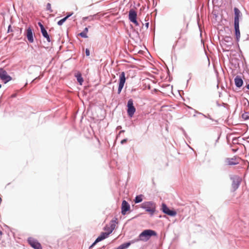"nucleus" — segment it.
I'll list each match as a JSON object with an SVG mask.
<instances>
[{
	"label": "nucleus",
	"instance_id": "obj_29",
	"mask_svg": "<svg viewBox=\"0 0 249 249\" xmlns=\"http://www.w3.org/2000/svg\"><path fill=\"white\" fill-rule=\"evenodd\" d=\"M127 142V139H125L121 141V144H124L125 143Z\"/></svg>",
	"mask_w": 249,
	"mask_h": 249
},
{
	"label": "nucleus",
	"instance_id": "obj_14",
	"mask_svg": "<svg viewBox=\"0 0 249 249\" xmlns=\"http://www.w3.org/2000/svg\"><path fill=\"white\" fill-rule=\"evenodd\" d=\"M235 84L236 87L240 88L243 84V80L239 76H237L234 79Z\"/></svg>",
	"mask_w": 249,
	"mask_h": 249
},
{
	"label": "nucleus",
	"instance_id": "obj_15",
	"mask_svg": "<svg viewBox=\"0 0 249 249\" xmlns=\"http://www.w3.org/2000/svg\"><path fill=\"white\" fill-rule=\"evenodd\" d=\"M240 183V179L238 178L233 181L232 187L234 190H236L239 187Z\"/></svg>",
	"mask_w": 249,
	"mask_h": 249
},
{
	"label": "nucleus",
	"instance_id": "obj_32",
	"mask_svg": "<svg viewBox=\"0 0 249 249\" xmlns=\"http://www.w3.org/2000/svg\"><path fill=\"white\" fill-rule=\"evenodd\" d=\"M16 96V94H12L11 95V97L13 98V97H15Z\"/></svg>",
	"mask_w": 249,
	"mask_h": 249
},
{
	"label": "nucleus",
	"instance_id": "obj_7",
	"mask_svg": "<svg viewBox=\"0 0 249 249\" xmlns=\"http://www.w3.org/2000/svg\"><path fill=\"white\" fill-rule=\"evenodd\" d=\"M28 242L30 245L35 249H42L41 244L36 240L32 237L28 239Z\"/></svg>",
	"mask_w": 249,
	"mask_h": 249
},
{
	"label": "nucleus",
	"instance_id": "obj_12",
	"mask_svg": "<svg viewBox=\"0 0 249 249\" xmlns=\"http://www.w3.org/2000/svg\"><path fill=\"white\" fill-rule=\"evenodd\" d=\"M234 30H235V36L236 37V40L238 42L240 38V32L239 30V23H234Z\"/></svg>",
	"mask_w": 249,
	"mask_h": 249
},
{
	"label": "nucleus",
	"instance_id": "obj_18",
	"mask_svg": "<svg viewBox=\"0 0 249 249\" xmlns=\"http://www.w3.org/2000/svg\"><path fill=\"white\" fill-rule=\"evenodd\" d=\"M75 77L77 78V80L78 82L79 83L80 85H82L83 82V79L82 77L81 74L80 73H77L75 75Z\"/></svg>",
	"mask_w": 249,
	"mask_h": 249
},
{
	"label": "nucleus",
	"instance_id": "obj_9",
	"mask_svg": "<svg viewBox=\"0 0 249 249\" xmlns=\"http://www.w3.org/2000/svg\"><path fill=\"white\" fill-rule=\"evenodd\" d=\"M161 207L162 212L169 215L175 216L177 214L175 211L170 210L164 203L162 204Z\"/></svg>",
	"mask_w": 249,
	"mask_h": 249
},
{
	"label": "nucleus",
	"instance_id": "obj_3",
	"mask_svg": "<svg viewBox=\"0 0 249 249\" xmlns=\"http://www.w3.org/2000/svg\"><path fill=\"white\" fill-rule=\"evenodd\" d=\"M0 79L5 84L12 80V78L8 74L7 71L2 68H0Z\"/></svg>",
	"mask_w": 249,
	"mask_h": 249
},
{
	"label": "nucleus",
	"instance_id": "obj_17",
	"mask_svg": "<svg viewBox=\"0 0 249 249\" xmlns=\"http://www.w3.org/2000/svg\"><path fill=\"white\" fill-rule=\"evenodd\" d=\"M41 33L43 35V36L45 38H46L47 40L50 42H51V39H50V37L49 36V35L48 34V33L47 32V31L45 29V30H43L42 31H41Z\"/></svg>",
	"mask_w": 249,
	"mask_h": 249
},
{
	"label": "nucleus",
	"instance_id": "obj_25",
	"mask_svg": "<svg viewBox=\"0 0 249 249\" xmlns=\"http://www.w3.org/2000/svg\"><path fill=\"white\" fill-rule=\"evenodd\" d=\"M232 40V38L230 36H226L225 37V40L227 42L231 41Z\"/></svg>",
	"mask_w": 249,
	"mask_h": 249
},
{
	"label": "nucleus",
	"instance_id": "obj_10",
	"mask_svg": "<svg viewBox=\"0 0 249 249\" xmlns=\"http://www.w3.org/2000/svg\"><path fill=\"white\" fill-rule=\"evenodd\" d=\"M122 214L123 215H125L126 213V212L130 210V205L128 203L125 201L123 200L122 204Z\"/></svg>",
	"mask_w": 249,
	"mask_h": 249
},
{
	"label": "nucleus",
	"instance_id": "obj_36",
	"mask_svg": "<svg viewBox=\"0 0 249 249\" xmlns=\"http://www.w3.org/2000/svg\"><path fill=\"white\" fill-rule=\"evenodd\" d=\"M1 85L0 84V88H1Z\"/></svg>",
	"mask_w": 249,
	"mask_h": 249
},
{
	"label": "nucleus",
	"instance_id": "obj_4",
	"mask_svg": "<svg viewBox=\"0 0 249 249\" xmlns=\"http://www.w3.org/2000/svg\"><path fill=\"white\" fill-rule=\"evenodd\" d=\"M127 107V112L128 115L129 117H132L136 111V108L133 105V101L132 99H130L128 101Z\"/></svg>",
	"mask_w": 249,
	"mask_h": 249
},
{
	"label": "nucleus",
	"instance_id": "obj_8",
	"mask_svg": "<svg viewBox=\"0 0 249 249\" xmlns=\"http://www.w3.org/2000/svg\"><path fill=\"white\" fill-rule=\"evenodd\" d=\"M110 234L109 231L103 232L101 233L100 236H99L94 242L90 246V248L93 247L97 243L106 239L108 237V236Z\"/></svg>",
	"mask_w": 249,
	"mask_h": 249
},
{
	"label": "nucleus",
	"instance_id": "obj_6",
	"mask_svg": "<svg viewBox=\"0 0 249 249\" xmlns=\"http://www.w3.org/2000/svg\"><path fill=\"white\" fill-rule=\"evenodd\" d=\"M125 77L124 72H122L119 75V87L118 89V93L120 94L124 86V84L125 82Z\"/></svg>",
	"mask_w": 249,
	"mask_h": 249
},
{
	"label": "nucleus",
	"instance_id": "obj_16",
	"mask_svg": "<svg viewBox=\"0 0 249 249\" xmlns=\"http://www.w3.org/2000/svg\"><path fill=\"white\" fill-rule=\"evenodd\" d=\"M116 220H117V219H116L115 220H112L110 222V226H109L110 230H109V231L110 233L113 231L115 228L116 224L117 223V222H116Z\"/></svg>",
	"mask_w": 249,
	"mask_h": 249
},
{
	"label": "nucleus",
	"instance_id": "obj_27",
	"mask_svg": "<svg viewBox=\"0 0 249 249\" xmlns=\"http://www.w3.org/2000/svg\"><path fill=\"white\" fill-rule=\"evenodd\" d=\"M86 54L87 56L89 55V50L88 49H86Z\"/></svg>",
	"mask_w": 249,
	"mask_h": 249
},
{
	"label": "nucleus",
	"instance_id": "obj_35",
	"mask_svg": "<svg viewBox=\"0 0 249 249\" xmlns=\"http://www.w3.org/2000/svg\"><path fill=\"white\" fill-rule=\"evenodd\" d=\"M189 75H190V79H191L192 74H191V73H190V74H189Z\"/></svg>",
	"mask_w": 249,
	"mask_h": 249
},
{
	"label": "nucleus",
	"instance_id": "obj_19",
	"mask_svg": "<svg viewBox=\"0 0 249 249\" xmlns=\"http://www.w3.org/2000/svg\"><path fill=\"white\" fill-rule=\"evenodd\" d=\"M130 245V243H125L120 246H119L116 249H126Z\"/></svg>",
	"mask_w": 249,
	"mask_h": 249
},
{
	"label": "nucleus",
	"instance_id": "obj_13",
	"mask_svg": "<svg viewBox=\"0 0 249 249\" xmlns=\"http://www.w3.org/2000/svg\"><path fill=\"white\" fill-rule=\"evenodd\" d=\"M26 36L28 41L32 43L34 42L33 32L31 28H28L27 30Z\"/></svg>",
	"mask_w": 249,
	"mask_h": 249
},
{
	"label": "nucleus",
	"instance_id": "obj_2",
	"mask_svg": "<svg viewBox=\"0 0 249 249\" xmlns=\"http://www.w3.org/2000/svg\"><path fill=\"white\" fill-rule=\"evenodd\" d=\"M141 208L145 209V211L151 215H153L156 208V204L152 201H145L141 205Z\"/></svg>",
	"mask_w": 249,
	"mask_h": 249
},
{
	"label": "nucleus",
	"instance_id": "obj_21",
	"mask_svg": "<svg viewBox=\"0 0 249 249\" xmlns=\"http://www.w3.org/2000/svg\"><path fill=\"white\" fill-rule=\"evenodd\" d=\"M88 32V28L86 27L84 29V31L83 32L80 33L79 35L80 36L82 37L87 38V37H88V36L87 35V33Z\"/></svg>",
	"mask_w": 249,
	"mask_h": 249
},
{
	"label": "nucleus",
	"instance_id": "obj_11",
	"mask_svg": "<svg viewBox=\"0 0 249 249\" xmlns=\"http://www.w3.org/2000/svg\"><path fill=\"white\" fill-rule=\"evenodd\" d=\"M234 23H239V18L242 15L240 11L236 7L234 8Z\"/></svg>",
	"mask_w": 249,
	"mask_h": 249
},
{
	"label": "nucleus",
	"instance_id": "obj_31",
	"mask_svg": "<svg viewBox=\"0 0 249 249\" xmlns=\"http://www.w3.org/2000/svg\"><path fill=\"white\" fill-rule=\"evenodd\" d=\"M145 26H146V28H148V26H149V23H148V22L146 23L145 24Z\"/></svg>",
	"mask_w": 249,
	"mask_h": 249
},
{
	"label": "nucleus",
	"instance_id": "obj_28",
	"mask_svg": "<svg viewBox=\"0 0 249 249\" xmlns=\"http://www.w3.org/2000/svg\"><path fill=\"white\" fill-rule=\"evenodd\" d=\"M104 230H105V231H109L110 227H108V226H106Z\"/></svg>",
	"mask_w": 249,
	"mask_h": 249
},
{
	"label": "nucleus",
	"instance_id": "obj_1",
	"mask_svg": "<svg viewBox=\"0 0 249 249\" xmlns=\"http://www.w3.org/2000/svg\"><path fill=\"white\" fill-rule=\"evenodd\" d=\"M157 232L152 230H144L139 236V238L136 240L134 242H138L139 241H148L151 236H157Z\"/></svg>",
	"mask_w": 249,
	"mask_h": 249
},
{
	"label": "nucleus",
	"instance_id": "obj_22",
	"mask_svg": "<svg viewBox=\"0 0 249 249\" xmlns=\"http://www.w3.org/2000/svg\"><path fill=\"white\" fill-rule=\"evenodd\" d=\"M68 19V17H66L63 18L61 19L59 21H58L57 24L58 25H61L63 24V23Z\"/></svg>",
	"mask_w": 249,
	"mask_h": 249
},
{
	"label": "nucleus",
	"instance_id": "obj_24",
	"mask_svg": "<svg viewBox=\"0 0 249 249\" xmlns=\"http://www.w3.org/2000/svg\"><path fill=\"white\" fill-rule=\"evenodd\" d=\"M242 117L243 118H244L245 119H249V113H244L243 115H242Z\"/></svg>",
	"mask_w": 249,
	"mask_h": 249
},
{
	"label": "nucleus",
	"instance_id": "obj_23",
	"mask_svg": "<svg viewBox=\"0 0 249 249\" xmlns=\"http://www.w3.org/2000/svg\"><path fill=\"white\" fill-rule=\"evenodd\" d=\"M46 9L50 12H53V10L52 9L51 4L50 3H47L46 5Z\"/></svg>",
	"mask_w": 249,
	"mask_h": 249
},
{
	"label": "nucleus",
	"instance_id": "obj_26",
	"mask_svg": "<svg viewBox=\"0 0 249 249\" xmlns=\"http://www.w3.org/2000/svg\"><path fill=\"white\" fill-rule=\"evenodd\" d=\"M38 25H39V26L40 28L41 31H42L43 30L45 29V28L44 27V26L42 24V23L41 22H38Z\"/></svg>",
	"mask_w": 249,
	"mask_h": 249
},
{
	"label": "nucleus",
	"instance_id": "obj_33",
	"mask_svg": "<svg viewBox=\"0 0 249 249\" xmlns=\"http://www.w3.org/2000/svg\"><path fill=\"white\" fill-rule=\"evenodd\" d=\"M246 87L248 89H249V84L247 85Z\"/></svg>",
	"mask_w": 249,
	"mask_h": 249
},
{
	"label": "nucleus",
	"instance_id": "obj_5",
	"mask_svg": "<svg viewBox=\"0 0 249 249\" xmlns=\"http://www.w3.org/2000/svg\"><path fill=\"white\" fill-rule=\"evenodd\" d=\"M137 12L133 9H131L129 11L128 18L129 20L133 23L136 26H138L139 23L137 21Z\"/></svg>",
	"mask_w": 249,
	"mask_h": 249
},
{
	"label": "nucleus",
	"instance_id": "obj_30",
	"mask_svg": "<svg viewBox=\"0 0 249 249\" xmlns=\"http://www.w3.org/2000/svg\"><path fill=\"white\" fill-rule=\"evenodd\" d=\"M72 14H73V13H69V14H68V15H67L66 17H68V18H69L70 17H71Z\"/></svg>",
	"mask_w": 249,
	"mask_h": 249
},
{
	"label": "nucleus",
	"instance_id": "obj_34",
	"mask_svg": "<svg viewBox=\"0 0 249 249\" xmlns=\"http://www.w3.org/2000/svg\"><path fill=\"white\" fill-rule=\"evenodd\" d=\"M124 132V130H121V131L120 132V133H123V132Z\"/></svg>",
	"mask_w": 249,
	"mask_h": 249
},
{
	"label": "nucleus",
	"instance_id": "obj_20",
	"mask_svg": "<svg viewBox=\"0 0 249 249\" xmlns=\"http://www.w3.org/2000/svg\"><path fill=\"white\" fill-rule=\"evenodd\" d=\"M142 195L137 196L134 199V202L136 203L142 202Z\"/></svg>",
	"mask_w": 249,
	"mask_h": 249
}]
</instances>
